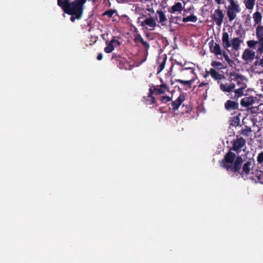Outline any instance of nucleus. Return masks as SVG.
Listing matches in <instances>:
<instances>
[{
    "mask_svg": "<svg viewBox=\"0 0 263 263\" xmlns=\"http://www.w3.org/2000/svg\"><path fill=\"white\" fill-rule=\"evenodd\" d=\"M175 82L180 83L183 85L184 86L186 87V88H185L184 89L185 90H187L188 89L191 88L192 87V84L193 81L192 80H182L180 79H176L175 80Z\"/></svg>",
    "mask_w": 263,
    "mask_h": 263,
    "instance_id": "22",
    "label": "nucleus"
},
{
    "mask_svg": "<svg viewBox=\"0 0 263 263\" xmlns=\"http://www.w3.org/2000/svg\"><path fill=\"white\" fill-rule=\"evenodd\" d=\"M247 44L250 48H253V49H255L256 45H258L257 49V53H263V51H260L259 50L260 44V42L258 40V41H254V40L248 41L247 42Z\"/></svg>",
    "mask_w": 263,
    "mask_h": 263,
    "instance_id": "18",
    "label": "nucleus"
},
{
    "mask_svg": "<svg viewBox=\"0 0 263 263\" xmlns=\"http://www.w3.org/2000/svg\"><path fill=\"white\" fill-rule=\"evenodd\" d=\"M255 176L258 182L263 184V171L256 170L255 172Z\"/></svg>",
    "mask_w": 263,
    "mask_h": 263,
    "instance_id": "28",
    "label": "nucleus"
},
{
    "mask_svg": "<svg viewBox=\"0 0 263 263\" xmlns=\"http://www.w3.org/2000/svg\"><path fill=\"white\" fill-rule=\"evenodd\" d=\"M103 15H107V16H116L118 15V13L116 10L110 9L105 11Z\"/></svg>",
    "mask_w": 263,
    "mask_h": 263,
    "instance_id": "29",
    "label": "nucleus"
},
{
    "mask_svg": "<svg viewBox=\"0 0 263 263\" xmlns=\"http://www.w3.org/2000/svg\"><path fill=\"white\" fill-rule=\"evenodd\" d=\"M246 88L238 87V88L235 89L234 95H231L230 98L237 100L239 98L242 97L243 95V90Z\"/></svg>",
    "mask_w": 263,
    "mask_h": 263,
    "instance_id": "20",
    "label": "nucleus"
},
{
    "mask_svg": "<svg viewBox=\"0 0 263 263\" xmlns=\"http://www.w3.org/2000/svg\"><path fill=\"white\" fill-rule=\"evenodd\" d=\"M257 165H259L260 168H263V152L259 153L257 157Z\"/></svg>",
    "mask_w": 263,
    "mask_h": 263,
    "instance_id": "27",
    "label": "nucleus"
},
{
    "mask_svg": "<svg viewBox=\"0 0 263 263\" xmlns=\"http://www.w3.org/2000/svg\"><path fill=\"white\" fill-rule=\"evenodd\" d=\"M148 91L151 94L157 96L164 94L166 91H169V88L166 84H162L159 87L150 88Z\"/></svg>",
    "mask_w": 263,
    "mask_h": 263,
    "instance_id": "7",
    "label": "nucleus"
},
{
    "mask_svg": "<svg viewBox=\"0 0 263 263\" xmlns=\"http://www.w3.org/2000/svg\"><path fill=\"white\" fill-rule=\"evenodd\" d=\"M182 108H183V111H182V113H183V114L188 113V112H190L191 111V110L192 109V107H191V106L190 104H186V105L183 104Z\"/></svg>",
    "mask_w": 263,
    "mask_h": 263,
    "instance_id": "32",
    "label": "nucleus"
},
{
    "mask_svg": "<svg viewBox=\"0 0 263 263\" xmlns=\"http://www.w3.org/2000/svg\"><path fill=\"white\" fill-rule=\"evenodd\" d=\"M87 0H75L70 2L68 0H58V5L69 15L81 16L83 14L84 5Z\"/></svg>",
    "mask_w": 263,
    "mask_h": 263,
    "instance_id": "2",
    "label": "nucleus"
},
{
    "mask_svg": "<svg viewBox=\"0 0 263 263\" xmlns=\"http://www.w3.org/2000/svg\"><path fill=\"white\" fill-rule=\"evenodd\" d=\"M214 2L218 5L224 4V0H214Z\"/></svg>",
    "mask_w": 263,
    "mask_h": 263,
    "instance_id": "45",
    "label": "nucleus"
},
{
    "mask_svg": "<svg viewBox=\"0 0 263 263\" xmlns=\"http://www.w3.org/2000/svg\"><path fill=\"white\" fill-rule=\"evenodd\" d=\"M160 20L159 22L162 25H165V22L167 21L166 17H159Z\"/></svg>",
    "mask_w": 263,
    "mask_h": 263,
    "instance_id": "42",
    "label": "nucleus"
},
{
    "mask_svg": "<svg viewBox=\"0 0 263 263\" xmlns=\"http://www.w3.org/2000/svg\"><path fill=\"white\" fill-rule=\"evenodd\" d=\"M222 54L224 59V60L229 63L232 62V60L229 58V55L227 54V53L223 51L222 52Z\"/></svg>",
    "mask_w": 263,
    "mask_h": 263,
    "instance_id": "35",
    "label": "nucleus"
},
{
    "mask_svg": "<svg viewBox=\"0 0 263 263\" xmlns=\"http://www.w3.org/2000/svg\"><path fill=\"white\" fill-rule=\"evenodd\" d=\"M260 2L262 3V5H263V0H259Z\"/></svg>",
    "mask_w": 263,
    "mask_h": 263,
    "instance_id": "54",
    "label": "nucleus"
},
{
    "mask_svg": "<svg viewBox=\"0 0 263 263\" xmlns=\"http://www.w3.org/2000/svg\"><path fill=\"white\" fill-rule=\"evenodd\" d=\"M235 87V85L234 83H221L220 85V89L224 92H230L234 89Z\"/></svg>",
    "mask_w": 263,
    "mask_h": 263,
    "instance_id": "16",
    "label": "nucleus"
},
{
    "mask_svg": "<svg viewBox=\"0 0 263 263\" xmlns=\"http://www.w3.org/2000/svg\"><path fill=\"white\" fill-rule=\"evenodd\" d=\"M121 45V42L113 37L111 40L108 43V46L104 48V51L106 53H111L115 49V47L119 46Z\"/></svg>",
    "mask_w": 263,
    "mask_h": 263,
    "instance_id": "9",
    "label": "nucleus"
},
{
    "mask_svg": "<svg viewBox=\"0 0 263 263\" xmlns=\"http://www.w3.org/2000/svg\"><path fill=\"white\" fill-rule=\"evenodd\" d=\"M158 99H159L162 103H166L172 100L171 98L167 96H161L159 97Z\"/></svg>",
    "mask_w": 263,
    "mask_h": 263,
    "instance_id": "31",
    "label": "nucleus"
},
{
    "mask_svg": "<svg viewBox=\"0 0 263 263\" xmlns=\"http://www.w3.org/2000/svg\"><path fill=\"white\" fill-rule=\"evenodd\" d=\"M143 101L147 105H152L156 103L155 98L153 96V95L151 94L149 92L147 96L143 97Z\"/></svg>",
    "mask_w": 263,
    "mask_h": 263,
    "instance_id": "19",
    "label": "nucleus"
},
{
    "mask_svg": "<svg viewBox=\"0 0 263 263\" xmlns=\"http://www.w3.org/2000/svg\"><path fill=\"white\" fill-rule=\"evenodd\" d=\"M246 143V141L243 138L240 137L237 138L233 141L232 147L230 151L232 152V150H233L236 152L237 154H238L241 151V148L245 145Z\"/></svg>",
    "mask_w": 263,
    "mask_h": 263,
    "instance_id": "6",
    "label": "nucleus"
},
{
    "mask_svg": "<svg viewBox=\"0 0 263 263\" xmlns=\"http://www.w3.org/2000/svg\"><path fill=\"white\" fill-rule=\"evenodd\" d=\"M239 37H234L230 41V37L227 32H223L222 36V46L224 48H228L231 46L235 50H238L240 49V46L242 43Z\"/></svg>",
    "mask_w": 263,
    "mask_h": 263,
    "instance_id": "3",
    "label": "nucleus"
},
{
    "mask_svg": "<svg viewBox=\"0 0 263 263\" xmlns=\"http://www.w3.org/2000/svg\"><path fill=\"white\" fill-rule=\"evenodd\" d=\"M211 66L218 70L226 68V66H224L222 63L216 61L212 62Z\"/></svg>",
    "mask_w": 263,
    "mask_h": 263,
    "instance_id": "25",
    "label": "nucleus"
},
{
    "mask_svg": "<svg viewBox=\"0 0 263 263\" xmlns=\"http://www.w3.org/2000/svg\"><path fill=\"white\" fill-rule=\"evenodd\" d=\"M208 85V83H204V82H202V83H200L199 85H198V87H201L204 85Z\"/></svg>",
    "mask_w": 263,
    "mask_h": 263,
    "instance_id": "48",
    "label": "nucleus"
},
{
    "mask_svg": "<svg viewBox=\"0 0 263 263\" xmlns=\"http://www.w3.org/2000/svg\"><path fill=\"white\" fill-rule=\"evenodd\" d=\"M215 15L217 16H223L222 11L219 9H217L215 10Z\"/></svg>",
    "mask_w": 263,
    "mask_h": 263,
    "instance_id": "39",
    "label": "nucleus"
},
{
    "mask_svg": "<svg viewBox=\"0 0 263 263\" xmlns=\"http://www.w3.org/2000/svg\"><path fill=\"white\" fill-rule=\"evenodd\" d=\"M178 89L181 91V89L180 88H178Z\"/></svg>",
    "mask_w": 263,
    "mask_h": 263,
    "instance_id": "56",
    "label": "nucleus"
},
{
    "mask_svg": "<svg viewBox=\"0 0 263 263\" xmlns=\"http://www.w3.org/2000/svg\"><path fill=\"white\" fill-rule=\"evenodd\" d=\"M254 21H255V23H258L259 22H260L261 21L262 17H254Z\"/></svg>",
    "mask_w": 263,
    "mask_h": 263,
    "instance_id": "47",
    "label": "nucleus"
},
{
    "mask_svg": "<svg viewBox=\"0 0 263 263\" xmlns=\"http://www.w3.org/2000/svg\"><path fill=\"white\" fill-rule=\"evenodd\" d=\"M182 9V4L180 2L176 3L173 5L170 10L171 13H175L177 12H180Z\"/></svg>",
    "mask_w": 263,
    "mask_h": 263,
    "instance_id": "24",
    "label": "nucleus"
},
{
    "mask_svg": "<svg viewBox=\"0 0 263 263\" xmlns=\"http://www.w3.org/2000/svg\"><path fill=\"white\" fill-rule=\"evenodd\" d=\"M254 101V98L252 96L246 97L241 99L240 105L243 107H247L252 105Z\"/></svg>",
    "mask_w": 263,
    "mask_h": 263,
    "instance_id": "17",
    "label": "nucleus"
},
{
    "mask_svg": "<svg viewBox=\"0 0 263 263\" xmlns=\"http://www.w3.org/2000/svg\"><path fill=\"white\" fill-rule=\"evenodd\" d=\"M135 41L136 42H140L142 45L144 47L146 52H147L148 50L149 49L150 46L148 43H147L146 41L144 40V39L142 38V37L140 35H138L137 36L135 37Z\"/></svg>",
    "mask_w": 263,
    "mask_h": 263,
    "instance_id": "23",
    "label": "nucleus"
},
{
    "mask_svg": "<svg viewBox=\"0 0 263 263\" xmlns=\"http://www.w3.org/2000/svg\"><path fill=\"white\" fill-rule=\"evenodd\" d=\"M197 20V17H182L183 22H195Z\"/></svg>",
    "mask_w": 263,
    "mask_h": 263,
    "instance_id": "34",
    "label": "nucleus"
},
{
    "mask_svg": "<svg viewBox=\"0 0 263 263\" xmlns=\"http://www.w3.org/2000/svg\"><path fill=\"white\" fill-rule=\"evenodd\" d=\"M213 18L215 20V21L216 20L217 21V24L218 25H220V24L222 23V22L223 21V17H213Z\"/></svg>",
    "mask_w": 263,
    "mask_h": 263,
    "instance_id": "41",
    "label": "nucleus"
},
{
    "mask_svg": "<svg viewBox=\"0 0 263 263\" xmlns=\"http://www.w3.org/2000/svg\"><path fill=\"white\" fill-rule=\"evenodd\" d=\"M176 63L177 64L179 65H180V66H182V67H183V65L182 64V63H179V62H176Z\"/></svg>",
    "mask_w": 263,
    "mask_h": 263,
    "instance_id": "52",
    "label": "nucleus"
},
{
    "mask_svg": "<svg viewBox=\"0 0 263 263\" xmlns=\"http://www.w3.org/2000/svg\"><path fill=\"white\" fill-rule=\"evenodd\" d=\"M209 47L211 52L217 56L222 54L221 47L218 43H214L213 41L209 43Z\"/></svg>",
    "mask_w": 263,
    "mask_h": 263,
    "instance_id": "12",
    "label": "nucleus"
},
{
    "mask_svg": "<svg viewBox=\"0 0 263 263\" xmlns=\"http://www.w3.org/2000/svg\"><path fill=\"white\" fill-rule=\"evenodd\" d=\"M254 64L256 66H263V56L262 59H260L259 60H257L255 61Z\"/></svg>",
    "mask_w": 263,
    "mask_h": 263,
    "instance_id": "40",
    "label": "nucleus"
},
{
    "mask_svg": "<svg viewBox=\"0 0 263 263\" xmlns=\"http://www.w3.org/2000/svg\"><path fill=\"white\" fill-rule=\"evenodd\" d=\"M81 17H70V20L72 22H73L76 19L79 20Z\"/></svg>",
    "mask_w": 263,
    "mask_h": 263,
    "instance_id": "49",
    "label": "nucleus"
},
{
    "mask_svg": "<svg viewBox=\"0 0 263 263\" xmlns=\"http://www.w3.org/2000/svg\"><path fill=\"white\" fill-rule=\"evenodd\" d=\"M98 37L97 36H91L90 37V42H92L93 43H95L97 42Z\"/></svg>",
    "mask_w": 263,
    "mask_h": 263,
    "instance_id": "44",
    "label": "nucleus"
},
{
    "mask_svg": "<svg viewBox=\"0 0 263 263\" xmlns=\"http://www.w3.org/2000/svg\"><path fill=\"white\" fill-rule=\"evenodd\" d=\"M161 16H163L162 15V13H161V14H160V17H161Z\"/></svg>",
    "mask_w": 263,
    "mask_h": 263,
    "instance_id": "55",
    "label": "nucleus"
},
{
    "mask_svg": "<svg viewBox=\"0 0 263 263\" xmlns=\"http://www.w3.org/2000/svg\"><path fill=\"white\" fill-rule=\"evenodd\" d=\"M103 58V54L101 53L98 54L97 56V60L99 61H101Z\"/></svg>",
    "mask_w": 263,
    "mask_h": 263,
    "instance_id": "46",
    "label": "nucleus"
},
{
    "mask_svg": "<svg viewBox=\"0 0 263 263\" xmlns=\"http://www.w3.org/2000/svg\"><path fill=\"white\" fill-rule=\"evenodd\" d=\"M185 70H191V72L193 73H194V69H193V68L190 67H182L180 71H183Z\"/></svg>",
    "mask_w": 263,
    "mask_h": 263,
    "instance_id": "43",
    "label": "nucleus"
},
{
    "mask_svg": "<svg viewBox=\"0 0 263 263\" xmlns=\"http://www.w3.org/2000/svg\"><path fill=\"white\" fill-rule=\"evenodd\" d=\"M243 162L241 156H236L234 152L229 151L221 160V166L228 172L236 175L239 174L243 177L250 174L254 166L255 161L253 159H249L242 164Z\"/></svg>",
    "mask_w": 263,
    "mask_h": 263,
    "instance_id": "1",
    "label": "nucleus"
},
{
    "mask_svg": "<svg viewBox=\"0 0 263 263\" xmlns=\"http://www.w3.org/2000/svg\"><path fill=\"white\" fill-rule=\"evenodd\" d=\"M181 17H170V22L171 23L174 22L175 23L179 24L178 21H181Z\"/></svg>",
    "mask_w": 263,
    "mask_h": 263,
    "instance_id": "38",
    "label": "nucleus"
},
{
    "mask_svg": "<svg viewBox=\"0 0 263 263\" xmlns=\"http://www.w3.org/2000/svg\"><path fill=\"white\" fill-rule=\"evenodd\" d=\"M239 104L236 101L228 100L224 103L225 109L229 111L238 110Z\"/></svg>",
    "mask_w": 263,
    "mask_h": 263,
    "instance_id": "13",
    "label": "nucleus"
},
{
    "mask_svg": "<svg viewBox=\"0 0 263 263\" xmlns=\"http://www.w3.org/2000/svg\"><path fill=\"white\" fill-rule=\"evenodd\" d=\"M230 78L231 81H233L236 83L238 87H247V84L245 82V77L243 76L236 72H233L231 73Z\"/></svg>",
    "mask_w": 263,
    "mask_h": 263,
    "instance_id": "5",
    "label": "nucleus"
},
{
    "mask_svg": "<svg viewBox=\"0 0 263 263\" xmlns=\"http://www.w3.org/2000/svg\"><path fill=\"white\" fill-rule=\"evenodd\" d=\"M108 33H103L101 34V37L103 40L105 41L106 44L108 46V43H109V40L108 39Z\"/></svg>",
    "mask_w": 263,
    "mask_h": 263,
    "instance_id": "36",
    "label": "nucleus"
},
{
    "mask_svg": "<svg viewBox=\"0 0 263 263\" xmlns=\"http://www.w3.org/2000/svg\"><path fill=\"white\" fill-rule=\"evenodd\" d=\"M140 26L145 27L146 29H148L149 27L150 30H153L156 26V22L154 17H146L144 21L140 22Z\"/></svg>",
    "mask_w": 263,
    "mask_h": 263,
    "instance_id": "8",
    "label": "nucleus"
},
{
    "mask_svg": "<svg viewBox=\"0 0 263 263\" xmlns=\"http://www.w3.org/2000/svg\"><path fill=\"white\" fill-rule=\"evenodd\" d=\"M235 17H229V21L230 22L232 21L233 20H234V19L235 18Z\"/></svg>",
    "mask_w": 263,
    "mask_h": 263,
    "instance_id": "53",
    "label": "nucleus"
},
{
    "mask_svg": "<svg viewBox=\"0 0 263 263\" xmlns=\"http://www.w3.org/2000/svg\"><path fill=\"white\" fill-rule=\"evenodd\" d=\"M209 75H210V71H206V72H205V74H204V77L206 78V77H208Z\"/></svg>",
    "mask_w": 263,
    "mask_h": 263,
    "instance_id": "51",
    "label": "nucleus"
},
{
    "mask_svg": "<svg viewBox=\"0 0 263 263\" xmlns=\"http://www.w3.org/2000/svg\"><path fill=\"white\" fill-rule=\"evenodd\" d=\"M255 0H244L243 3L245 4L246 8L248 9H252L255 5Z\"/></svg>",
    "mask_w": 263,
    "mask_h": 263,
    "instance_id": "26",
    "label": "nucleus"
},
{
    "mask_svg": "<svg viewBox=\"0 0 263 263\" xmlns=\"http://www.w3.org/2000/svg\"><path fill=\"white\" fill-rule=\"evenodd\" d=\"M255 57V52L249 48L246 49L242 55V59L247 62L252 61Z\"/></svg>",
    "mask_w": 263,
    "mask_h": 263,
    "instance_id": "11",
    "label": "nucleus"
},
{
    "mask_svg": "<svg viewBox=\"0 0 263 263\" xmlns=\"http://www.w3.org/2000/svg\"><path fill=\"white\" fill-rule=\"evenodd\" d=\"M121 59H122L121 55L120 54L113 53L112 55V59L114 60H120Z\"/></svg>",
    "mask_w": 263,
    "mask_h": 263,
    "instance_id": "37",
    "label": "nucleus"
},
{
    "mask_svg": "<svg viewBox=\"0 0 263 263\" xmlns=\"http://www.w3.org/2000/svg\"><path fill=\"white\" fill-rule=\"evenodd\" d=\"M230 5L228 7V16H236L240 11V8L235 0H228Z\"/></svg>",
    "mask_w": 263,
    "mask_h": 263,
    "instance_id": "4",
    "label": "nucleus"
},
{
    "mask_svg": "<svg viewBox=\"0 0 263 263\" xmlns=\"http://www.w3.org/2000/svg\"><path fill=\"white\" fill-rule=\"evenodd\" d=\"M166 59H167V57H166V55L159 56L158 58L157 62H158V64H159V65L157 67V73H158L160 72L164 69V68L165 67Z\"/></svg>",
    "mask_w": 263,
    "mask_h": 263,
    "instance_id": "15",
    "label": "nucleus"
},
{
    "mask_svg": "<svg viewBox=\"0 0 263 263\" xmlns=\"http://www.w3.org/2000/svg\"><path fill=\"white\" fill-rule=\"evenodd\" d=\"M239 122L240 119L237 116H236L232 119L231 124L232 125L236 126L239 125Z\"/></svg>",
    "mask_w": 263,
    "mask_h": 263,
    "instance_id": "33",
    "label": "nucleus"
},
{
    "mask_svg": "<svg viewBox=\"0 0 263 263\" xmlns=\"http://www.w3.org/2000/svg\"><path fill=\"white\" fill-rule=\"evenodd\" d=\"M210 74L212 78L215 80H221L223 76L217 72L214 68H211L210 70Z\"/></svg>",
    "mask_w": 263,
    "mask_h": 263,
    "instance_id": "21",
    "label": "nucleus"
},
{
    "mask_svg": "<svg viewBox=\"0 0 263 263\" xmlns=\"http://www.w3.org/2000/svg\"><path fill=\"white\" fill-rule=\"evenodd\" d=\"M252 132L251 127L246 126L245 128L242 129L241 134L245 136H249L250 134Z\"/></svg>",
    "mask_w": 263,
    "mask_h": 263,
    "instance_id": "30",
    "label": "nucleus"
},
{
    "mask_svg": "<svg viewBox=\"0 0 263 263\" xmlns=\"http://www.w3.org/2000/svg\"><path fill=\"white\" fill-rule=\"evenodd\" d=\"M253 16H261V14L258 12H255V13H254Z\"/></svg>",
    "mask_w": 263,
    "mask_h": 263,
    "instance_id": "50",
    "label": "nucleus"
},
{
    "mask_svg": "<svg viewBox=\"0 0 263 263\" xmlns=\"http://www.w3.org/2000/svg\"><path fill=\"white\" fill-rule=\"evenodd\" d=\"M185 99V93L183 92L180 93L177 99L171 103V106L173 110L174 111L177 110Z\"/></svg>",
    "mask_w": 263,
    "mask_h": 263,
    "instance_id": "10",
    "label": "nucleus"
},
{
    "mask_svg": "<svg viewBox=\"0 0 263 263\" xmlns=\"http://www.w3.org/2000/svg\"><path fill=\"white\" fill-rule=\"evenodd\" d=\"M256 34L258 40L260 42L259 50L263 51V26H258L256 29Z\"/></svg>",
    "mask_w": 263,
    "mask_h": 263,
    "instance_id": "14",
    "label": "nucleus"
}]
</instances>
